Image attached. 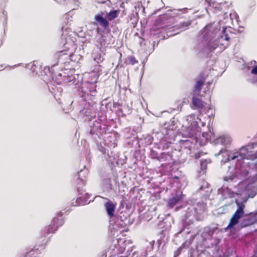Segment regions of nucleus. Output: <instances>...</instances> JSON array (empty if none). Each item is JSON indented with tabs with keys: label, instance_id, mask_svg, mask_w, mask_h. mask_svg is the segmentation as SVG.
<instances>
[{
	"label": "nucleus",
	"instance_id": "f257e3e1",
	"mask_svg": "<svg viewBox=\"0 0 257 257\" xmlns=\"http://www.w3.org/2000/svg\"><path fill=\"white\" fill-rule=\"evenodd\" d=\"M229 15L231 17V14ZM228 19L231 21V18L226 20L224 17V20L208 24L201 31L195 47L198 53L208 54L219 46L223 50L229 45L230 38L226 32V29L230 28L226 25Z\"/></svg>",
	"mask_w": 257,
	"mask_h": 257
},
{
	"label": "nucleus",
	"instance_id": "f03ea898",
	"mask_svg": "<svg viewBox=\"0 0 257 257\" xmlns=\"http://www.w3.org/2000/svg\"><path fill=\"white\" fill-rule=\"evenodd\" d=\"M98 75L99 74L92 73L93 81H86L78 86L77 95L71 102L79 110V116L84 121H89L90 126V123L94 122L92 119L95 118L99 107V105L93 101L97 92L96 84Z\"/></svg>",
	"mask_w": 257,
	"mask_h": 257
},
{
	"label": "nucleus",
	"instance_id": "7ed1b4c3",
	"mask_svg": "<svg viewBox=\"0 0 257 257\" xmlns=\"http://www.w3.org/2000/svg\"><path fill=\"white\" fill-rule=\"evenodd\" d=\"M88 137L97 145L103 144L108 148H115L119 136L116 132L109 131L108 127L105 124H101L98 121L90 123V129Z\"/></svg>",
	"mask_w": 257,
	"mask_h": 257
},
{
	"label": "nucleus",
	"instance_id": "20e7f679",
	"mask_svg": "<svg viewBox=\"0 0 257 257\" xmlns=\"http://www.w3.org/2000/svg\"><path fill=\"white\" fill-rule=\"evenodd\" d=\"M87 174V170L84 171L81 169L75 176L76 179V188L79 196L75 202L72 203L73 206L85 205L89 204L91 201H92V200H89V195L87 193H85L83 189V187H84L85 184Z\"/></svg>",
	"mask_w": 257,
	"mask_h": 257
},
{
	"label": "nucleus",
	"instance_id": "39448f33",
	"mask_svg": "<svg viewBox=\"0 0 257 257\" xmlns=\"http://www.w3.org/2000/svg\"><path fill=\"white\" fill-rule=\"evenodd\" d=\"M245 201L246 200L240 201L238 199H235V203L237 205V208L230 219L228 225L227 227L224 228H220L217 226H214L211 228L212 234L214 233L217 234L220 232L226 231L227 230L233 228L237 225L239 223V220L241 218L244 213V209L245 208L244 203Z\"/></svg>",
	"mask_w": 257,
	"mask_h": 257
},
{
	"label": "nucleus",
	"instance_id": "423d86ee",
	"mask_svg": "<svg viewBox=\"0 0 257 257\" xmlns=\"http://www.w3.org/2000/svg\"><path fill=\"white\" fill-rule=\"evenodd\" d=\"M208 131L202 133L203 139L200 141L201 146L205 145L209 141H212V143L214 145H221L224 147H226L230 144L232 139L229 135H223L214 139V133L211 131L210 127H209L208 126Z\"/></svg>",
	"mask_w": 257,
	"mask_h": 257
},
{
	"label": "nucleus",
	"instance_id": "0eeeda50",
	"mask_svg": "<svg viewBox=\"0 0 257 257\" xmlns=\"http://www.w3.org/2000/svg\"><path fill=\"white\" fill-rule=\"evenodd\" d=\"M68 50H63L57 53L55 55V58L57 59V63L53 65L51 68L48 67H45L43 70V72L46 73L48 72L49 74V77L53 80L54 79V78L56 77L57 75L61 77L63 75V74L61 73H59L56 74L53 71V68L56 66V65L58 64H64L68 62V60H71V57H72V53H70L68 54Z\"/></svg>",
	"mask_w": 257,
	"mask_h": 257
},
{
	"label": "nucleus",
	"instance_id": "6e6552de",
	"mask_svg": "<svg viewBox=\"0 0 257 257\" xmlns=\"http://www.w3.org/2000/svg\"><path fill=\"white\" fill-rule=\"evenodd\" d=\"M92 57L96 65L93 70L88 73V78L87 81H92L93 77L91 76V73H94L95 74H99L98 78L99 76L102 74V66L101 64L103 63L106 57V51L97 49L95 50L92 54Z\"/></svg>",
	"mask_w": 257,
	"mask_h": 257
},
{
	"label": "nucleus",
	"instance_id": "1a4fd4ad",
	"mask_svg": "<svg viewBox=\"0 0 257 257\" xmlns=\"http://www.w3.org/2000/svg\"><path fill=\"white\" fill-rule=\"evenodd\" d=\"M196 213L197 210L194 207L191 206L188 208L184 215V218L182 220V228L179 232V233H181L183 232H185L187 234L190 233V231L189 226L193 224V220Z\"/></svg>",
	"mask_w": 257,
	"mask_h": 257
},
{
	"label": "nucleus",
	"instance_id": "9d476101",
	"mask_svg": "<svg viewBox=\"0 0 257 257\" xmlns=\"http://www.w3.org/2000/svg\"><path fill=\"white\" fill-rule=\"evenodd\" d=\"M186 121L188 122L187 130L189 138H196L197 134L201 131V128L198 125L199 121H201V119L198 117H196L194 114H192L187 116Z\"/></svg>",
	"mask_w": 257,
	"mask_h": 257
},
{
	"label": "nucleus",
	"instance_id": "9b49d317",
	"mask_svg": "<svg viewBox=\"0 0 257 257\" xmlns=\"http://www.w3.org/2000/svg\"><path fill=\"white\" fill-rule=\"evenodd\" d=\"M117 182V177L111 171L103 175L101 187L104 191L109 192L112 190L113 184H116Z\"/></svg>",
	"mask_w": 257,
	"mask_h": 257
},
{
	"label": "nucleus",
	"instance_id": "f8f14e48",
	"mask_svg": "<svg viewBox=\"0 0 257 257\" xmlns=\"http://www.w3.org/2000/svg\"><path fill=\"white\" fill-rule=\"evenodd\" d=\"M257 222V213L253 212L249 214H244L243 213L242 216L239 220V223L237 224L238 229H242L243 228L250 226Z\"/></svg>",
	"mask_w": 257,
	"mask_h": 257
},
{
	"label": "nucleus",
	"instance_id": "ddd939ff",
	"mask_svg": "<svg viewBox=\"0 0 257 257\" xmlns=\"http://www.w3.org/2000/svg\"><path fill=\"white\" fill-rule=\"evenodd\" d=\"M63 211H64L65 213L67 212L65 210L61 211L59 213H58L57 216L53 219L51 224L47 229V233L48 234L54 233L59 227L63 224L64 222V219L62 217L64 214Z\"/></svg>",
	"mask_w": 257,
	"mask_h": 257
},
{
	"label": "nucleus",
	"instance_id": "4468645a",
	"mask_svg": "<svg viewBox=\"0 0 257 257\" xmlns=\"http://www.w3.org/2000/svg\"><path fill=\"white\" fill-rule=\"evenodd\" d=\"M162 133L157 132L156 134L154 133L153 136L149 134H144L142 135L141 136L137 135V138L138 139V143L140 145L142 146H148L152 143L154 138L159 139V137H162Z\"/></svg>",
	"mask_w": 257,
	"mask_h": 257
},
{
	"label": "nucleus",
	"instance_id": "2eb2a0df",
	"mask_svg": "<svg viewBox=\"0 0 257 257\" xmlns=\"http://www.w3.org/2000/svg\"><path fill=\"white\" fill-rule=\"evenodd\" d=\"M95 21L104 30L109 29V22L105 17V12L101 11L94 17Z\"/></svg>",
	"mask_w": 257,
	"mask_h": 257
},
{
	"label": "nucleus",
	"instance_id": "dca6fc26",
	"mask_svg": "<svg viewBox=\"0 0 257 257\" xmlns=\"http://www.w3.org/2000/svg\"><path fill=\"white\" fill-rule=\"evenodd\" d=\"M98 149L102 154V158H104L108 163L113 164L114 163L116 162L117 159L112 154L111 151H109L106 148H104L101 145L98 147Z\"/></svg>",
	"mask_w": 257,
	"mask_h": 257
},
{
	"label": "nucleus",
	"instance_id": "f3484780",
	"mask_svg": "<svg viewBox=\"0 0 257 257\" xmlns=\"http://www.w3.org/2000/svg\"><path fill=\"white\" fill-rule=\"evenodd\" d=\"M231 188L228 186H223L218 190V195L221 196V199L224 200L227 198H233L234 197L235 193L232 190Z\"/></svg>",
	"mask_w": 257,
	"mask_h": 257
},
{
	"label": "nucleus",
	"instance_id": "a211bd4d",
	"mask_svg": "<svg viewBox=\"0 0 257 257\" xmlns=\"http://www.w3.org/2000/svg\"><path fill=\"white\" fill-rule=\"evenodd\" d=\"M208 5L217 11H224L228 7L226 2H223L222 0H205Z\"/></svg>",
	"mask_w": 257,
	"mask_h": 257
},
{
	"label": "nucleus",
	"instance_id": "6ab92c4d",
	"mask_svg": "<svg viewBox=\"0 0 257 257\" xmlns=\"http://www.w3.org/2000/svg\"><path fill=\"white\" fill-rule=\"evenodd\" d=\"M109 39L108 36L101 35L96 41V47L97 49L106 51L110 43Z\"/></svg>",
	"mask_w": 257,
	"mask_h": 257
},
{
	"label": "nucleus",
	"instance_id": "aec40b11",
	"mask_svg": "<svg viewBox=\"0 0 257 257\" xmlns=\"http://www.w3.org/2000/svg\"><path fill=\"white\" fill-rule=\"evenodd\" d=\"M184 195L182 192L178 190L175 194H172V196L169 199L167 203L168 206L170 208H173L179 202L183 199Z\"/></svg>",
	"mask_w": 257,
	"mask_h": 257
},
{
	"label": "nucleus",
	"instance_id": "412c9836",
	"mask_svg": "<svg viewBox=\"0 0 257 257\" xmlns=\"http://www.w3.org/2000/svg\"><path fill=\"white\" fill-rule=\"evenodd\" d=\"M195 139V142H192L190 140H181L180 141V148L181 149H188L189 151V153L191 154V150L194 147V146L196 144L199 143L200 145V141L203 139V137L201 138L200 140H199L197 138H194ZM186 153H188V152L187 151Z\"/></svg>",
	"mask_w": 257,
	"mask_h": 257
},
{
	"label": "nucleus",
	"instance_id": "4be33fe9",
	"mask_svg": "<svg viewBox=\"0 0 257 257\" xmlns=\"http://www.w3.org/2000/svg\"><path fill=\"white\" fill-rule=\"evenodd\" d=\"M212 191L210 185L206 182H203L202 184L200 186L197 190V193L202 195L203 199H206L209 196L210 194Z\"/></svg>",
	"mask_w": 257,
	"mask_h": 257
},
{
	"label": "nucleus",
	"instance_id": "5701e85b",
	"mask_svg": "<svg viewBox=\"0 0 257 257\" xmlns=\"http://www.w3.org/2000/svg\"><path fill=\"white\" fill-rule=\"evenodd\" d=\"M183 149H176L172 150L171 154L173 161H178L180 162H183L186 160V157H183Z\"/></svg>",
	"mask_w": 257,
	"mask_h": 257
},
{
	"label": "nucleus",
	"instance_id": "b1692460",
	"mask_svg": "<svg viewBox=\"0 0 257 257\" xmlns=\"http://www.w3.org/2000/svg\"><path fill=\"white\" fill-rule=\"evenodd\" d=\"M128 222V219L127 217L124 216L120 215H119L115 221V223L113 225L114 229H117V226H120V228H123L127 224Z\"/></svg>",
	"mask_w": 257,
	"mask_h": 257
},
{
	"label": "nucleus",
	"instance_id": "393cba45",
	"mask_svg": "<svg viewBox=\"0 0 257 257\" xmlns=\"http://www.w3.org/2000/svg\"><path fill=\"white\" fill-rule=\"evenodd\" d=\"M160 138H159V142H156L155 144L158 145V149H161L163 151H166L169 150V149H172L171 143L167 141L166 140L163 138V135L162 137H159Z\"/></svg>",
	"mask_w": 257,
	"mask_h": 257
},
{
	"label": "nucleus",
	"instance_id": "a878e982",
	"mask_svg": "<svg viewBox=\"0 0 257 257\" xmlns=\"http://www.w3.org/2000/svg\"><path fill=\"white\" fill-rule=\"evenodd\" d=\"M104 207L108 216L110 217L114 216L116 204L109 200L104 203Z\"/></svg>",
	"mask_w": 257,
	"mask_h": 257
},
{
	"label": "nucleus",
	"instance_id": "bb28decb",
	"mask_svg": "<svg viewBox=\"0 0 257 257\" xmlns=\"http://www.w3.org/2000/svg\"><path fill=\"white\" fill-rule=\"evenodd\" d=\"M64 79L63 80L66 82H71L72 84L75 85V88L76 89V95H77V88L78 86H80L82 83L80 84H78L79 81H77L76 78V76L74 75H68V76H63ZM85 81H84L85 82ZM84 83V82H82V83Z\"/></svg>",
	"mask_w": 257,
	"mask_h": 257
},
{
	"label": "nucleus",
	"instance_id": "cd10ccee",
	"mask_svg": "<svg viewBox=\"0 0 257 257\" xmlns=\"http://www.w3.org/2000/svg\"><path fill=\"white\" fill-rule=\"evenodd\" d=\"M212 235L211 228L208 226L204 227L201 233V236L202 238L203 241L210 238Z\"/></svg>",
	"mask_w": 257,
	"mask_h": 257
},
{
	"label": "nucleus",
	"instance_id": "c85d7f7f",
	"mask_svg": "<svg viewBox=\"0 0 257 257\" xmlns=\"http://www.w3.org/2000/svg\"><path fill=\"white\" fill-rule=\"evenodd\" d=\"M205 82V79L203 76H200V78L196 81V84L194 91L197 92H200L202 89V86Z\"/></svg>",
	"mask_w": 257,
	"mask_h": 257
},
{
	"label": "nucleus",
	"instance_id": "c756f323",
	"mask_svg": "<svg viewBox=\"0 0 257 257\" xmlns=\"http://www.w3.org/2000/svg\"><path fill=\"white\" fill-rule=\"evenodd\" d=\"M171 153L169 151H165L163 153H161L160 154V162H170V161H172L173 159L171 155Z\"/></svg>",
	"mask_w": 257,
	"mask_h": 257
},
{
	"label": "nucleus",
	"instance_id": "7c9ffc66",
	"mask_svg": "<svg viewBox=\"0 0 257 257\" xmlns=\"http://www.w3.org/2000/svg\"><path fill=\"white\" fill-rule=\"evenodd\" d=\"M105 12V17L106 18L107 20L111 21L113 20L115 18H116L118 16V11L117 10H112L110 11L109 12Z\"/></svg>",
	"mask_w": 257,
	"mask_h": 257
},
{
	"label": "nucleus",
	"instance_id": "2f4dec72",
	"mask_svg": "<svg viewBox=\"0 0 257 257\" xmlns=\"http://www.w3.org/2000/svg\"><path fill=\"white\" fill-rule=\"evenodd\" d=\"M192 104L196 108H201L203 107L202 101L197 97H192Z\"/></svg>",
	"mask_w": 257,
	"mask_h": 257
},
{
	"label": "nucleus",
	"instance_id": "473e14b6",
	"mask_svg": "<svg viewBox=\"0 0 257 257\" xmlns=\"http://www.w3.org/2000/svg\"><path fill=\"white\" fill-rule=\"evenodd\" d=\"M211 163L210 159L202 160L200 162V169L204 173L207 169V165Z\"/></svg>",
	"mask_w": 257,
	"mask_h": 257
},
{
	"label": "nucleus",
	"instance_id": "72a5a7b5",
	"mask_svg": "<svg viewBox=\"0 0 257 257\" xmlns=\"http://www.w3.org/2000/svg\"><path fill=\"white\" fill-rule=\"evenodd\" d=\"M25 67L30 69L34 75H37L38 74V71L37 70L38 67L36 66L34 61L29 64H27L26 65Z\"/></svg>",
	"mask_w": 257,
	"mask_h": 257
},
{
	"label": "nucleus",
	"instance_id": "f704fd0d",
	"mask_svg": "<svg viewBox=\"0 0 257 257\" xmlns=\"http://www.w3.org/2000/svg\"><path fill=\"white\" fill-rule=\"evenodd\" d=\"M98 118L97 119H95L94 120H92V121H98L101 124H104L103 122L106 119V116L105 114H103L102 112H98Z\"/></svg>",
	"mask_w": 257,
	"mask_h": 257
},
{
	"label": "nucleus",
	"instance_id": "c9c22d12",
	"mask_svg": "<svg viewBox=\"0 0 257 257\" xmlns=\"http://www.w3.org/2000/svg\"><path fill=\"white\" fill-rule=\"evenodd\" d=\"M150 156L152 159H157L160 161V155L155 150L152 149L150 152Z\"/></svg>",
	"mask_w": 257,
	"mask_h": 257
},
{
	"label": "nucleus",
	"instance_id": "e433bc0d",
	"mask_svg": "<svg viewBox=\"0 0 257 257\" xmlns=\"http://www.w3.org/2000/svg\"><path fill=\"white\" fill-rule=\"evenodd\" d=\"M25 257H39L38 253L35 251L32 250L29 252H27Z\"/></svg>",
	"mask_w": 257,
	"mask_h": 257
},
{
	"label": "nucleus",
	"instance_id": "4c0bfd02",
	"mask_svg": "<svg viewBox=\"0 0 257 257\" xmlns=\"http://www.w3.org/2000/svg\"><path fill=\"white\" fill-rule=\"evenodd\" d=\"M98 2L99 3L102 4H106V5L109 7L110 8L111 6V2L110 0H97Z\"/></svg>",
	"mask_w": 257,
	"mask_h": 257
},
{
	"label": "nucleus",
	"instance_id": "58836bf2",
	"mask_svg": "<svg viewBox=\"0 0 257 257\" xmlns=\"http://www.w3.org/2000/svg\"><path fill=\"white\" fill-rule=\"evenodd\" d=\"M68 4H74L75 6L77 8L79 6L80 2L79 0H65Z\"/></svg>",
	"mask_w": 257,
	"mask_h": 257
},
{
	"label": "nucleus",
	"instance_id": "ea45409f",
	"mask_svg": "<svg viewBox=\"0 0 257 257\" xmlns=\"http://www.w3.org/2000/svg\"><path fill=\"white\" fill-rule=\"evenodd\" d=\"M107 98H105L101 102V105H105V107L106 108H108V107H111V103H110V102H108L107 103L106 102V100H107Z\"/></svg>",
	"mask_w": 257,
	"mask_h": 257
},
{
	"label": "nucleus",
	"instance_id": "a19ab883",
	"mask_svg": "<svg viewBox=\"0 0 257 257\" xmlns=\"http://www.w3.org/2000/svg\"><path fill=\"white\" fill-rule=\"evenodd\" d=\"M128 61L130 64L132 65H134L138 62L137 60L134 57H130L128 58Z\"/></svg>",
	"mask_w": 257,
	"mask_h": 257
},
{
	"label": "nucleus",
	"instance_id": "79ce46f5",
	"mask_svg": "<svg viewBox=\"0 0 257 257\" xmlns=\"http://www.w3.org/2000/svg\"><path fill=\"white\" fill-rule=\"evenodd\" d=\"M68 29H69L68 28H65L63 27L62 28V39H66V38L65 37L66 34V31H67Z\"/></svg>",
	"mask_w": 257,
	"mask_h": 257
},
{
	"label": "nucleus",
	"instance_id": "37998d69",
	"mask_svg": "<svg viewBox=\"0 0 257 257\" xmlns=\"http://www.w3.org/2000/svg\"><path fill=\"white\" fill-rule=\"evenodd\" d=\"M184 245V244H183L181 247H180L179 248H178L177 250H176L175 252H174V257H177L179 255V254H180L181 253V249H182V247Z\"/></svg>",
	"mask_w": 257,
	"mask_h": 257
},
{
	"label": "nucleus",
	"instance_id": "c03bdc74",
	"mask_svg": "<svg viewBox=\"0 0 257 257\" xmlns=\"http://www.w3.org/2000/svg\"><path fill=\"white\" fill-rule=\"evenodd\" d=\"M250 73L254 75H257V65L254 66L250 71Z\"/></svg>",
	"mask_w": 257,
	"mask_h": 257
},
{
	"label": "nucleus",
	"instance_id": "a18cd8bd",
	"mask_svg": "<svg viewBox=\"0 0 257 257\" xmlns=\"http://www.w3.org/2000/svg\"><path fill=\"white\" fill-rule=\"evenodd\" d=\"M131 128L130 127H126V128H125V129H124L125 133L128 134L127 135H126V134L125 135V137L126 138H129L131 137V136L129 135V133L131 132Z\"/></svg>",
	"mask_w": 257,
	"mask_h": 257
},
{
	"label": "nucleus",
	"instance_id": "49530a36",
	"mask_svg": "<svg viewBox=\"0 0 257 257\" xmlns=\"http://www.w3.org/2000/svg\"><path fill=\"white\" fill-rule=\"evenodd\" d=\"M191 156L194 157L196 159H198L201 157V153L198 152L197 153H195L193 155H192Z\"/></svg>",
	"mask_w": 257,
	"mask_h": 257
},
{
	"label": "nucleus",
	"instance_id": "de8ad7c7",
	"mask_svg": "<svg viewBox=\"0 0 257 257\" xmlns=\"http://www.w3.org/2000/svg\"><path fill=\"white\" fill-rule=\"evenodd\" d=\"M256 194V189L254 188V191L252 192H251V194H248V197L253 198L255 196Z\"/></svg>",
	"mask_w": 257,
	"mask_h": 257
},
{
	"label": "nucleus",
	"instance_id": "09e8293b",
	"mask_svg": "<svg viewBox=\"0 0 257 257\" xmlns=\"http://www.w3.org/2000/svg\"><path fill=\"white\" fill-rule=\"evenodd\" d=\"M157 243H158V247H159L162 245V239H158Z\"/></svg>",
	"mask_w": 257,
	"mask_h": 257
},
{
	"label": "nucleus",
	"instance_id": "8fccbe9b",
	"mask_svg": "<svg viewBox=\"0 0 257 257\" xmlns=\"http://www.w3.org/2000/svg\"><path fill=\"white\" fill-rule=\"evenodd\" d=\"M154 243H155V241L154 240H153V241H152L150 242V244L151 245V249H153V248H154Z\"/></svg>",
	"mask_w": 257,
	"mask_h": 257
},
{
	"label": "nucleus",
	"instance_id": "3c124183",
	"mask_svg": "<svg viewBox=\"0 0 257 257\" xmlns=\"http://www.w3.org/2000/svg\"><path fill=\"white\" fill-rule=\"evenodd\" d=\"M3 15H4V19H5V22H6L7 20V15H6V14L5 13V11H4V12H3Z\"/></svg>",
	"mask_w": 257,
	"mask_h": 257
},
{
	"label": "nucleus",
	"instance_id": "603ef678",
	"mask_svg": "<svg viewBox=\"0 0 257 257\" xmlns=\"http://www.w3.org/2000/svg\"><path fill=\"white\" fill-rule=\"evenodd\" d=\"M23 65V64H22V63H19L18 64L15 65L13 66L12 67L14 68L17 67L19 66Z\"/></svg>",
	"mask_w": 257,
	"mask_h": 257
},
{
	"label": "nucleus",
	"instance_id": "864d4df0",
	"mask_svg": "<svg viewBox=\"0 0 257 257\" xmlns=\"http://www.w3.org/2000/svg\"><path fill=\"white\" fill-rule=\"evenodd\" d=\"M166 17H167V15H160V19H164Z\"/></svg>",
	"mask_w": 257,
	"mask_h": 257
},
{
	"label": "nucleus",
	"instance_id": "5fc2aeb1",
	"mask_svg": "<svg viewBox=\"0 0 257 257\" xmlns=\"http://www.w3.org/2000/svg\"><path fill=\"white\" fill-rule=\"evenodd\" d=\"M188 257H199V255L197 254L196 256H195V255H194L193 254H191Z\"/></svg>",
	"mask_w": 257,
	"mask_h": 257
},
{
	"label": "nucleus",
	"instance_id": "6e6d98bb",
	"mask_svg": "<svg viewBox=\"0 0 257 257\" xmlns=\"http://www.w3.org/2000/svg\"><path fill=\"white\" fill-rule=\"evenodd\" d=\"M251 257H257V251H254L253 254L251 256Z\"/></svg>",
	"mask_w": 257,
	"mask_h": 257
},
{
	"label": "nucleus",
	"instance_id": "4d7b16f0",
	"mask_svg": "<svg viewBox=\"0 0 257 257\" xmlns=\"http://www.w3.org/2000/svg\"><path fill=\"white\" fill-rule=\"evenodd\" d=\"M199 122L201 123V125L202 126H204L205 125V123L204 122H202L201 121Z\"/></svg>",
	"mask_w": 257,
	"mask_h": 257
},
{
	"label": "nucleus",
	"instance_id": "13d9d810",
	"mask_svg": "<svg viewBox=\"0 0 257 257\" xmlns=\"http://www.w3.org/2000/svg\"><path fill=\"white\" fill-rule=\"evenodd\" d=\"M99 28L98 27L96 30V32L98 33H99Z\"/></svg>",
	"mask_w": 257,
	"mask_h": 257
},
{
	"label": "nucleus",
	"instance_id": "bf43d9fd",
	"mask_svg": "<svg viewBox=\"0 0 257 257\" xmlns=\"http://www.w3.org/2000/svg\"><path fill=\"white\" fill-rule=\"evenodd\" d=\"M197 235H198V234L194 235L193 236V238H194L196 236H197Z\"/></svg>",
	"mask_w": 257,
	"mask_h": 257
},
{
	"label": "nucleus",
	"instance_id": "052dcab7",
	"mask_svg": "<svg viewBox=\"0 0 257 257\" xmlns=\"http://www.w3.org/2000/svg\"><path fill=\"white\" fill-rule=\"evenodd\" d=\"M143 11H145V8L144 7L143 8Z\"/></svg>",
	"mask_w": 257,
	"mask_h": 257
},
{
	"label": "nucleus",
	"instance_id": "680f3d73",
	"mask_svg": "<svg viewBox=\"0 0 257 257\" xmlns=\"http://www.w3.org/2000/svg\"><path fill=\"white\" fill-rule=\"evenodd\" d=\"M61 4H63L61 1L60 2Z\"/></svg>",
	"mask_w": 257,
	"mask_h": 257
}]
</instances>
